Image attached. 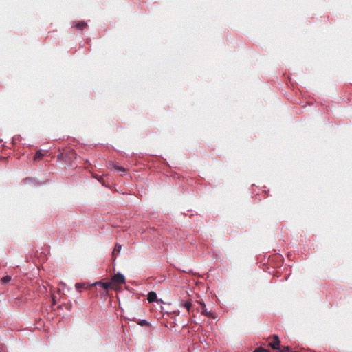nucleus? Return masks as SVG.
<instances>
[{
    "label": "nucleus",
    "instance_id": "nucleus-1",
    "mask_svg": "<svg viewBox=\"0 0 352 352\" xmlns=\"http://www.w3.org/2000/svg\"><path fill=\"white\" fill-rule=\"evenodd\" d=\"M124 282H125L124 276L120 273L115 274L112 276L111 281V283H113V289H115L116 285L122 284Z\"/></svg>",
    "mask_w": 352,
    "mask_h": 352
},
{
    "label": "nucleus",
    "instance_id": "nucleus-2",
    "mask_svg": "<svg viewBox=\"0 0 352 352\" xmlns=\"http://www.w3.org/2000/svg\"><path fill=\"white\" fill-rule=\"evenodd\" d=\"M272 340V342H269L268 345L271 346L273 349L278 350L280 349V340L277 335H273L271 337L268 338V340Z\"/></svg>",
    "mask_w": 352,
    "mask_h": 352
},
{
    "label": "nucleus",
    "instance_id": "nucleus-3",
    "mask_svg": "<svg viewBox=\"0 0 352 352\" xmlns=\"http://www.w3.org/2000/svg\"><path fill=\"white\" fill-rule=\"evenodd\" d=\"M99 285L102 287L107 292L109 289H113V283L111 282H103V281H98L95 282L93 284H91V286H96Z\"/></svg>",
    "mask_w": 352,
    "mask_h": 352
},
{
    "label": "nucleus",
    "instance_id": "nucleus-4",
    "mask_svg": "<svg viewBox=\"0 0 352 352\" xmlns=\"http://www.w3.org/2000/svg\"><path fill=\"white\" fill-rule=\"evenodd\" d=\"M108 167L113 168L116 170L122 172V173H124L126 171V169L124 167L120 166L118 164H115L114 162H111L108 164Z\"/></svg>",
    "mask_w": 352,
    "mask_h": 352
},
{
    "label": "nucleus",
    "instance_id": "nucleus-5",
    "mask_svg": "<svg viewBox=\"0 0 352 352\" xmlns=\"http://www.w3.org/2000/svg\"><path fill=\"white\" fill-rule=\"evenodd\" d=\"M201 305L202 306L201 312L202 314L210 317V318H214L213 313L211 311H208L207 309L206 308V305L204 303H201Z\"/></svg>",
    "mask_w": 352,
    "mask_h": 352
},
{
    "label": "nucleus",
    "instance_id": "nucleus-6",
    "mask_svg": "<svg viewBox=\"0 0 352 352\" xmlns=\"http://www.w3.org/2000/svg\"><path fill=\"white\" fill-rule=\"evenodd\" d=\"M75 287L77 289L85 288V289H90L92 286L91 285H89L87 283H77L75 285Z\"/></svg>",
    "mask_w": 352,
    "mask_h": 352
},
{
    "label": "nucleus",
    "instance_id": "nucleus-7",
    "mask_svg": "<svg viewBox=\"0 0 352 352\" xmlns=\"http://www.w3.org/2000/svg\"><path fill=\"white\" fill-rule=\"evenodd\" d=\"M87 26V23L83 21H78L75 23L74 27L78 30H83Z\"/></svg>",
    "mask_w": 352,
    "mask_h": 352
},
{
    "label": "nucleus",
    "instance_id": "nucleus-8",
    "mask_svg": "<svg viewBox=\"0 0 352 352\" xmlns=\"http://www.w3.org/2000/svg\"><path fill=\"white\" fill-rule=\"evenodd\" d=\"M157 298V294L155 292H150L148 294V297H147V299L148 300L149 302H154Z\"/></svg>",
    "mask_w": 352,
    "mask_h": 352
},
{
    "label": "nucleus",
    "instance_id": "nucleus-9",
    "mask_svg": "<svg viewBox=\"0 0 352 352\" xmlns=\"http://www.w3.org/2000/svg\"><path fill=\"white\" fill-rule=\"evenodd\" d=\"M45 155V154L42 152L41 150H38L34 155V160H41L43 157Z\"/></svg>",
    "mask_w": 352,
    "mask_h": 352
},
{
    "label": "nucleus",
    "instance_id": "nucleus-10",
    "mask_svg": "<svg viewBox=\"0 0 352 352\" xmlns=\"http://www.w3.org/2000/svg\"><path fill=\"white\" fill-rule=\"evenodd\" d=\"M181 305L184 307L188 310V311H189L192 307V303L190 301H186V302H182Z\"/></svg>",
    "mask_w": 352,
    "mask_h": 352
},
{
    "label": "nucleus",
    "instance_id": "nucleus-11",
    "mask_svg": "<svg viewBox=\"0 0 352 352\" xmlns=\"http://www.w3.org/2000/svg\"><path fill=\"white\" fill-rule=\"evenodd\" d=\"M12 278L10 276H5L1 278V283L3 284H7L11 280Z\"/></svg>",
    "mask_w": 352,
    "mask_h": 352
},
{
    "label": "nucleus",
    "instance_id": "nucleus-12",
    "mask_svg": "<svg viewBox=\"0 0 352 352\" xmlns=\"http://www.w3.org/2000/svg\"><path fill=\"white\" fill-rule=\"evenodd\" d=\"M121 248H122V246L120 244H116L115 245L114 250L113 251V255H114V254L116 252H117L118 254L120 253L121 251Z\"/></svg>",
    "mask_w": 352,
    "mask_h": 352
},
{
    "label": "nucleus",
    "instance_id": "nucleus-13",
    "mask_svg": "<svg viewBox=\"0 0 352 352\" xmlns=\"http://www.w3.org/2000/svg\"><path fill=\"white\" fill-rule=\"evenodd\" d=\"M269 351L267 349H263V347H258L256 348L254 352H268Z\"/></svg>",
    "mask_w": 352,
    "mask_h": 352
},
{
    "label": "nucleus",
    "instance_id": "nucleus-14",
    "mask_svg": "<svg viewBox=\"0 0 352 352\" xmlns=\"http://www.w3.org/2000/svg\"><path fill=\"white\" fill-rule=\"evenodd\" d=\"M280 352H290V349L289 346H283L281 349H279Z\"/></svg>",
    "mask_w": 352,
    "mask_h": 352
},
{
    "label": "nucleus",
    "instance_id": "nucleus-15",
    "mask_svg": "<svg viewBox=\"0 0 352 352\" xmlns=\"http://www.w3.org/2000/svg\"><path fill=\"white\" fill-rule=\"evenodd\" d=\"M69 157L70 159H72V157H74V158L76 157V153H74V151H70L69 152Z\"/></svg>",
    "mask_w": 352,
    "mask_h": 352
},
{
    "label": "nucleus",
    "instance_id": "nucleus-16",
    "mask_svg": "<svg viewBox=\"0 0 352 352\" xmlns=\"http://www.w3.org/2000/svg\"><path fill=\"white\" fill-rule=\"evenodd\" d=\"M146 320H143L141 322L140 324L142 325L144 324H146Z\"/></svg>",
    "mask_w": 352,
    "mask_h": 352
},
{
    "label": "nucleus",
    "instance_id": "nucleus-17",
    "mask_svg": "<svg viewBox=\"0 0 352 352\" xmlns=\"http://www.w3.org/2000/svg\"><path fill=\"white\" fill-rule=\"evenodd\" d=\"M63 153H61L60 155H59L58 156V159H60V157H63Z\"/></svg>",
    "mask_w": 352,
    "mask_h": 352
},
{
    "label": "nucleus",
    "instance_id": "nucleus-18",
    "mask_svg": "<svg viewBox=\"0 0 352 352\" xmlns=\"http://www.w3.org/2000/svg\"><path fill=\"white\" fill-rule=\"evenodd\" d=\"M94 177H96L98 181H100V179H101V178H100V177H96V176H94Z\"/></svg>",
    "mask_w": 352,
    "mask_h": 352
},
{
    "label": "nucleus",
    "instance_id": "nucleus-19",
    "mask_svg": "<svg viewBox=\"0 0 352 352\" xmlns=\"http://www.w3.org/2000/svg\"><path fill=\"white\" fill-rule=\"evenodd\" d=\"M31 179H32L31 178H25V182H27V181H28V180H31Z\"/></svg>",
    "mask_w": 352,
    "mask_h": 352
},
{
    "label": "nucleus",
    "instance_id": "nucleus-20",
    "mask_svg": "<svg viewBox=\"0 0 352 352\" xmlns=\"http://www.w3.org/2000/svg\"><path fill=\"white\" fill-rule=\"evenodd\" d=\"M290 352H294V351L290 350Z\"/></svg>",
    "mask_w": 352,
    "mask_h": 352
}]
</instances>
